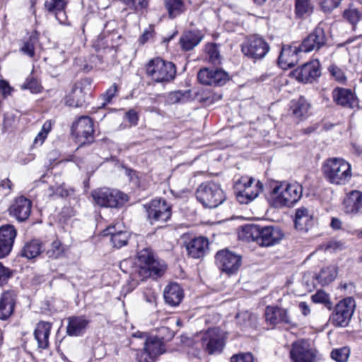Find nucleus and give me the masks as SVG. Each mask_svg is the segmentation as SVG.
<instances>
[{
	"instance_id": "aec40b11",
	"label": "nucleus",
	"mask_w": 362,
	"mask_h": 362,
	"mask_svg": "<svg viewBox=\"0 0 362 362\" xmlns=\"http://www.w3.org/2000/svg\"><path fill=\"white\" fill-rule=\"evenodd\" d=\"M86 81L76 83L71 92L65 98V104L69 107H82L86 103L87 93L85 92Z\"/></svg>"
},
{
	"instance_id": "bf43d9fd",
	"label": "nucleus",
	"mask_w": 362,
	"mask_h": 362,
	"mask_svg": "<svg viewBox=\"0 0 362 362\" xmlns=\"http://www.w3.org/2000/svg\"><path fill=\"white\" fill-rule=\"evenodd\" d=\"M117 92V86L114 83L111 87H110L106 92L103 95V97L105 100V103H103V106H104L106 103H109L112 98L115 95Z\"/></svg>"
},
{
	"instance_id": "6ab92c4d",
	"label": "nucleus",
	"mask_w": 362,
	"mask_h": 362,
	"mask_svg": "<svg viewBox=\"0 0 362 362\" xmlns=\"http://www.w3.org/2000/svg\"><path fill=\"white\" fill-rule=\"evenodd\" d=\"M321 74L320 69V62L318 60H314L304 64L300 67L293 71L296 78L302 83H312Z\"/></svg>"
},
{
	"instance_id": "f8f14e48",
	"label": "nucleus",
	"mask_w": 362,
	"mask_h": 362,
	"mask_svg": "<svg viewBox=\"0 0 362 362\" xmlns=\"http://www.w3.org/2000/svg\"><path fill=\"white\" fill-rule=\"evenodd\" d=\"M355 308L354 298L349 297L341 300L335 307L334 312L330 317L331 322L336 327H346L353 315Z\"/></svg>"
},
{
	"instance_id": "5fc2aeb1",
	"label": "nucleus",
	"mask_w": 362,
	"mask_h": 362,
	"mask_svg": "<svg viewBox=\"0 0 362 362\" xmlns=\"http://www.w3.org/2000/svg\"><path fill=\"white\" fill-rule=\"evenodd\" d=\"M36 40L37 37L30 36V39L23 43V45L21 48V51L30 57H34L35 42Z\"/></svg>"
},
{
	"instance_id": "7ed1b4c3",
	"label": "nucleus",
	"mask_w": 362,
	"mask_h": 362,
	"mask_svg": "<svg viewBox=\"0 0 362 362\" xmlns=\"http://www.w3.org/2000/svg\"><path fill=\"white\" fill-rule=\"evenodd\" d=\"M322 172L330 184L338 186L346 185L352 177L351 164L338 157L326 159L322 164Z\"/></svg>"
},
{
	"instance_id": "864d4df0",
	"label": "nucleus",
	"mask_w": 362,
	"mask_h": 362,
	"mask_svg": "<svg viewBox=\"0 0 362 362\" xmlns=\"http://www.w3.org/2000/svg\"><path fill=\"white\" fill-rule=\"evenodd\" d=\"M329 71L331 75L335 78L336 81L341 83H344L346 81V77L344 71L335 64H332L329 67Z\"/></svg>"
},
{
	"instance_id": "cd10ccee",
	"label": "nucleus",
	"mask_w": 362,
	"mask_h": 362,
	"mask_svg": "<svg viewBox=\"0 0 362 362\" xmlns=\"http://www.w3.org/2000/svg\"><path fill=\"white\" fill-rule=\"evenodd\" d=\"M302 52L298 47H284L279 56L278 62L283 69L291 68L298 62V53Z\"/></svg>"
},
{
	"instance_id": "0eeeda50",
	"label": "nucleus",
	"mask_w": 362,
	"mask_h": 362,
	"mask_svg": "<svg viewBox=\"0 0 362 362\" xmlns=\"http://www.w3.org/2000/svg\"><path fill=\"white\" fill-rule=\"evenodd\" d=\"M254 181L252 177L243 176L235 182V194L240 204H248L262 192V183L258 180L254 184Z\"/></svg>"
},
{
	"instance_id": "39448f33",
	"label": "nucleus",
	"mask_w": 362,
	"mask_h": 362,
	"mask_svg": "<svg viewBox=\"0 0 362 362\" xmlns=\"http://www.w3.org/2000/svg\"><path fill=\"white\" fill-rule=\"evenodd\" d=\"M146 72L156 83H169L175 77L176 67L173 63L157 57L148 62Z\"/></svg>"
},
{
	"instance_id": "ea45409f",
	"label": "nucleus",
	"mask_w": 362,
	"mask_h": 362,
	"mask_svg": "<svg viewBox=\"0 0 362 362\" xmlns=\"http://www.w3.org/2000/svg\"><path fill=\"white\" fill-rule=\"evenodd\" d=\"M114 227H109L107 228V234L111 236V242L113 246L116 248H120L126 245L128 243L129 235L127 231H113Z\"/></svg>"
},
{
	"instance_id": "1a4fd4ad",
	"label": "nucleus",
	"mask_w": 362,
	"mask_h": 362,
	"mask_svg": "<svg viewBox=\"0 0 362 362\" xmlns=\"http://www.w3.org/2000/svg\"><path fill=\"white\" fill-rule=\"evenodd\" d=\"M93 199L102 207L118 208L127 202V196L123 192L107 188H101L92 192Z\"/></svg>"
},
{
	"instance_id": "774afa93",
	"label": "nucleus",
	"mask_w": 362,
	"mask_h": 362,
	"mask_svg": "<svg viewBox=\"0 0 362 362\" xmlns=\"http://www.w3.org/2000/svg\"><path fill=\"white\" fill-rule=\"evenodd\" d=\"M341 0H325L324 1V7H327L329 10H332L338 7Z\"/></svg>"
},
{
	"instance_id": "a878e982",
	"label": "nucleus",
	"mask_w": 362,
	"mask_h": 362,
	"mask_svg": "<svg viewBox=\"0 0 362 362\" xmlns=\"http://www.w3.org/2000/svg\"><path fill=\"white\" fill-rule=\"evenodd\" d=\"M344 212L351 216L357 214L362 207V192L353 190L347 194L344 200Z\"/></svg>"
},
{
	"instance_id": "3c124183",
	"label": "nucleus",
	"mask_w": 362,
	"mask_h": 362,
	"mask_svg": "<svg viewBox=\"0 0 362 362\" xmlns=\"http://www.w3.org/2000/svg\"><path fill=\"white\" fill-rule=\"evenodd\" d=\"M128 8L136 11L143 8H145L148 6L147 0H119Z\"/></svg>"
},
{
	"instance_id": "58836bf2",
	"label": "nucleus",
	"mask_w": 362,
	"mask_h": 362,
	"mask_svg": "<svg viewBox=\"0 0 362 362\" xmlns=\"http://www.w3.org/2000/svg\"><path fill=\"white\" fill-rule=\"evenodd\" d=\"M164 4L170 18H175L185 11L183 0H164Z\"/></svg>"
},
{
	"instance_id": "ddd939ff",
	"label": "nucleus",
	"mask_w": 362,
	"mask_h": 362,
	"mask_svg": "<svg viewBox=\"0 0 362 362\" xmlns=\"http://www.w3.org/2000/svg\"><path fill=\"white\" fill-rule=\"evenodd\" d=\"M215 258L218 267L228 275L237 272L241 265V256L227 249L218 251Z\"/></svg>"
},
{
	"instance_id": "6e6d98bb",
	"label": "nucleus",
	"mask_w": 362,
	"mask_h": 362,
	"mask_svg": "<svg viewBox=\"0 0 362 362\" xmlns=\"http://www.w3.org/2000/svg\"><path fill=\"white\" fill-rule=\"evenodd\" d=\"M236 318L238 320V323L240 325L243 329H246L252 325L253 317L250 314L247 313L238 314Z\"/></svg>"
},
{
	"instance_id": "338daca9",
	"label": "nucleus",
	"mask_w": 362,
	"mask_h": 362,
	"mask_svg": "<svg viewBox=\"0 0 362 362\" xmlns=\"http://www.w3.org/2000/svg\"><path fill=\"white\" fill-rule=\"evenodd\" d=\"M342 226H343V223L339 218H337V217L332 218L331 223H330V227L333 230H336L342 229Z\"/></svg>"
},
{
	"instance_id": "2eb2a0df",
	"label": "nucleus",
	"mask_w": 362,
	"mask_h": 362,
	"mask_svg": "<svg viewBox=\"0 0 362 362\" xmlns=\"http://www.w3.org/2000/svg\"><path fill=\"white\" fill-rule=\"evenodd\" d=\"M199 81L204 85L221 86L229 79L228 74L222 69L203 68L197 74Z\"/></svg>"
},
{
	"instance_id": "dca6fc26",
	"label": "nucleus",
	"mask_w": 362,
	"mask_h": 362,
	"mask_svg": "<svg viewBox=\"0 0 362 362\" xmlns=\"http://www.w3.org/2000/svg\"><path fill=\"white\" fill-rule=\"evenodd\" d=\"M327 40L325 32L319 25L303 40L300 49L303 52L318 50L326 45Z\"/></svg>"
},
{
	"instance_id": "412c9836",
	"label": "nucleus",
	"mask_w": 362,
	"mask_h": 362,
	"mask_svg": "<svg viewBox=\"0 0 362 362\" xmlns=\"http://www.w3.org/2000/svg\"><path fill=\"white\" fill-rule=\"evenodd\" d=\"M294 224L300 231H308L315 225L313 212L308 208L301 206L296 210Z\"/></svg>"
},
{
	"instance_id": "2f4dec72",
	"label": "nucleus",
	"mask_w": 362,
	"mask_h": 362,
	"mask_svg": "<svg viewBox=\"0 0 362 362\" xmlns=\"http://www.w3.org/2000/svg\"><path fill=\"white\" fill-rule=\"evenodd\" d=\"M163 296L166 303L171 306H176L182 301L184 294L178 284L170 283L165 287Z\"/></svg>"
},
{
	"instance_id": "7c9ffc66",
	"label": "nucleus",
	"mask_w": 362,
	"mask_h": 362,
	"mask_svg": "<svg viewBox=\"0 0 362 362\" xmlns=\"http://www.w3.org/2000/svg\"><path fill=\"white\" fill-rule=\"evenodd\" d=\"M206 351L209 354H219L222 351L225 342L223 338L215 331H210L204 340Z\"/></svg>"
},
{
	"instance_id": "5701e85b",
	"label": "nucleus",
	"mask_w": 362,
	"mask_h": 362,
	"mask_svg": "<svg viewBox=\"0 0 362 362\" xmlns=\"http://www.w3.org/2000/svg\"><path fill=\"white\" fill-rule=\"evenodd\" d=\"M66 320V334L71 337L82 336L90 323V320L84 315L71 316Z\"/></svg>"
},
{
	"instance_id": "37998d69",
	"label": "nucleus",
	"mask_w": 362,
	"mask_h": 362,
	"mask_svg": "<svg viewBox=\"0 0 362 362\" xmlns=\"http://www.w3.org/2000/svg\"><path fill=\"white\" fill-rule=\"evenodd\" d=\"M51 129H52L51 121H49V120L46 121L43 124L41 131L37 134V135L35 138L34 141H33V145L41 146L44 143L46 138L47 137V135H48L49 132L51 131Z\"/></svg>"
},
{
	"instance_id": "a211bd4d",
	"label": "nucleus",
	"mask_w": 362,
	"mask_h": 362,
	"mask_svg": "<svg viewBox=\"0 0 362 362\" xmlns=\"http://www.w3.org/2000/svg\"><path fill=\"white\" fill-rule=\"evenodd\" d=\"M32 202L23 196L16 197L9 206L8 211L11 216L18 222L26 221L30 216Z\"/></svg>"
},
{
	"instance_id": "de8ad7c7",
	"label": "nucleus",
	"mask_w": 362,
	"mask_h": 362,
	"mask_svg": "<svg viewBox=\"0 0 362 362\" xmlns=\"http://www.w3.org/2000/svg\"><path fill=\"white\" fill-rule=\"evenodd\" d=\"M350 351L347 347L334 349L331 352V357L337 362H346L349 358Z\"/></svg>"
},
{
	"instance_id": "c9c22d12",
	"label": "nucleus",
	"mask_w": 362,
	"mask_h": 362,
	"mask_svg": "<svg viewBox=\"0 0 362 362\" xmlns=\"http://www.w3.org/2000/svg\"><path fill=\"white\" fill-rule=\"evenodd\" d=\"M262 226L257 224H247L243 226L240 237L247 242L255 241L259 245Z\"/></svg>"
},
{
	"instance_id": "e2e57ef3",
	"label": "nucleus",
	"mask_w": 362,
	"mask_h": 362,
	"mask_svg": "<svg viewBox=\"0 0 362 362\" xmlns=\"http://www.w3.org/2000/svg\"><path fill=\"white\" fill-rule=\"evenodd\" d=\"M11 91V87L8 83L4 80H0V92L2 93L4 97H7L10 95Z\"/></svg>"
},
{
	"instance_id": "72a5a7b5",
	"label": "nucleus",
	"mask_w": 362,
	"mask_h": 362,
	"mask_svg": "<svg viewBox=\"0 0 362 362\" xmlns=\"http://www.w3.org/2000/svg\"><path fill=\"white\" fill-rule=\"evenodd\" d=\"M51 329L52 324L49 322L41 321L37 323L34 335L39 348L45 349L48 347Z\"/></svg>"
},
{
	"instance_id": "4d7b16f0",
	"label": "nucleus",
	"mask_w": 362,
	"mask_h": 362,
	"mask_svg": "<svg viewBox=\"0 0 362 362\" xmlns=\"http://www.w3.org/2000/svg\"><path fill=\"white\" fill-rule=\"evenodd\" d=\"M12 276L13 271L9 268L4 267L3 264L0 262V286H3L6 284L9 279Z\"/></svg>"
},
{
	"instance_id": "603ef678",
	"label": "nucleus",
	"mask_w": 362,
	"mask_h": 362,
	"mask_svg": "<svg viewBox=\"0 0 362 362\" xmlns=\"http://www.w3.org/2000/svg\"><path fill=\"white\" fill-rule=\"evenodd\" d=\"M312 300L315 303H322L325 306L330 308L331 302L329 295L322 290L317 291L311 297Z\"/></svg>"
},
{
	"instance_id": "4468645a",
	"label": "nucleus",
	"mask_w": 362,
	"mask_h": 362,
	"mask_svg": "<svg viewBox=\"0 0 362 362\" xmlns=\"http://www.w3.org/2000/svg\"><path fill=\"white\" fill-rule=\"evenodd\" d=\"M290 357L292 362H314L316 351L310 348L307 341L300 339L292 344Z\"/></svg>"
},
{
	"instance_id": "c756f323",
	"label": "nucleus",
	"mask_w": 362,
	"mask_h": 362,
	"mask_svg": "<svg viewBox=\"0 0 362 362\" xmlns=\"http://www.w3.org/2000/svg\"><path fill=\"white\" fill-rule=\"evenodd\" d=\"M204 37L199 30H186L180 38V44L185 51H189L197 46Z\"/></svg>"
},
{
	"instance_id": "052dcab7",
	"label": "nucleus",
	"mask_w": 362,
	"mask_h": 362,
	"mask_svg": "<svg viewBox=\"0 0 362 362\" xmlns=\"http://www.w3.org/2000/svg\"><path fill=\"white\" fill-rule=\"evenodd\" d=\"M13 183L8 178H6L0 182V191L4 194H8L12 190Z\"/></svg>"
},
{
	"instance_id": "a18cd8bd",
	"label": "nucleus",
	"mask_w": 362,
	"mask_h": 362,
	"mask_svg": "<svg viewBox=\"0 0 362 362\" xmlns=\"http://www.w3.org/2000/svg\"><path fill=\"white\" fill-rule=\"evenodd\" d=\"M209 55V61L214 65L220 64L221 57L218 47L215 44H209L206 47Z\"/></svg>"
},
{
	"instance_id": "0e129e2a",
	"label": "nucleus",
	"mask_w": 362,
	"mask_h": 362,
	"mask_svg": "<svg viewBox=\"0 0 362 362\" xmlns=\"http://www.w3.org/2000/svg\"><path fill=\"white\" fill-rule=\"evenodd\" d=\"M153 29L150 27L148 29L144 30L143 34L139 38V42L141 44L146 43L148 40L153 37Z\"/></svg>"
},
{
	"instance_id": "4c0bfd02",
	"label": "nucleus",
	"mask_w": 362,
	"mask_h": 362,
	"mask_svg": "<svg viewBox=\"0 0 362 362\" xmlns=\"http://www.w3.org/2000/svg\"><path fill=\"white\" fill-rule=\"evenodd\" d=\"M310 105L304 97L300 96L296 100H292L291 109L293 115L299 119L306 117Z\"/></svg>"
},
{
	"instance_id": "20e7f679",
	"label": "nucleus",
	"mask_w": 362,
	"mask_h": 362,
	"mask_svg": "<svg viewBox=\"0 0 362 362\" xmlns=\"http://www.w3.org/2000/svg\"><path fill=\"white\" fill-rule=\"evenodd\" d=\"M196 197L204 207L209 209L216 208L226 199L220 185L211 181L203 182L197 187Z\"/></svg>"
},
{
	"instance_id": "f3484780",
	"label": "nucleus",
	"mask_w": 362,
	"mask_h": 362,
	"mask_svg": "<svg viewBox=\"0 0 362 362\" xmlns=\"http://www.w3.org/2000/svg\"><path fill=\"white\" fill-rule=\"evenodd\" d=\"M17 230L11 224H4L0 226V259L9 255L12 251Z\"/></svg>"
},
{
	"instance_id": "9d476101",
	"label": "nucleus",
	"mask_w": 362,
	"mask_h": 362,
	"mask_svg": "<svg viewBox=\"0 0 362 362\" xmlns=\"http://www.w3.org/2000/svg\"><path fill=\"white\" fill-rule=\"evenodd\" d=\"M94 124L88 116H81L73 123L71 134L81 145L90 144L94 141Z\"/></svg>"
},
{
	"instance_id": "8fccbe9b",
	"label": "nucleus",
	"mask_w": 362,
	"mask_h": 362,
	"mask_svg": "<svg viewBox=\"0 0 362 362\" xmlns=\"http://www.w3.org/2000/svg\"><path fill=\"white\" fill-rule=\"evenodd\" d=\"M22 89H28L32 93L41 92L42 86L37 79L33 77H28L21 86Z\"/></svg>"
},
{
	"instance_id": "6e6552de",
	"label": "nucleus",
	"mask_w": 362,
	"mask_h": 362,
	"mask_svg": "<svg viewBox=\"0 0 362 362\" xmlns=\"http://www.w3.org/2000/svg\"><path fill=\"white\" fill-rule=\"evenodd\" d=\"M144 208L151 225L165 223L172 216V205L163 199H154L144 204Z\"/></svg>"
},
{
	"instance_id": "393cba45",
	"label": "nucleus",
	"mask_w": 362,
	"mask_h": 362,
	"mask_svg": "<svg viewBox=\"0 0 362 362\" xmlns=\"http://www.w3.org/2000/svg\"><path fill=\"white\" fill-rule=\"evenodd\" d=\"M334 101L343 107L354 108L358 106V101L350 89L336 88L332 91Z\"/></svg>"
},
{
	"instance_id": "a19ab883",
	"label": "nucleus",
	"mask_w": 362,
	"mask_h": 362,
	"mask_svg": "<svg viewBox=\"0 0 362 362\" xmlns=\"http://www.w3.org/2000/svg\"><path fill=\"white\" fill-rule=\"evenodd\" d=\"M66 4L65 0H46L44 6L49 13L54 14L58 18V13L64 11Z\"/></svg>"
},
{
	"instance_id": "f03ea898",
	"label": "nucleus",
	"mask_w": 362,
	"mask_h": 362,
	"mask_svg": "<svg viewBox=\"0 0 362 362\" xmlns=\"http://www.w3.org/2000/svg\"><path fill=\"white\" fill-rule=\"evenodd\" d=\"M302 194L303 187L296 182H275L271 186L267 199L275 208L290 206L300 199Z\"/></svg>"
},
{
	"instance_id": "e433bc0d",
	"label": "nucleus",
	"mask_w": 362,
	"mask_h": 362,
	"mask_svg": "<svg viewBox=\"0 0 362 362\" xmlns=\"http://www.w3.org/2000/svg\"><path fill=\"white\" fill-rule=\"evenodd\" d=\"M337 276V267L332 265L322 268L320 273L316 275L315 279L322 286H325L332 282Z\"/></svg>"
},
{
	"instance_id": "79ce46f5",
	"label": "nucleus",
	"mask_w": 362,
	"mask_h": 362,
	"mask_svg": "<svg viewBox=\"0 0 362 362\" xmlns=\"http://www.w3.org/2000/svg\"><path fill=\"white\" fill-rule=\"evenodd\" d=\"M313 6L310 0H295V12L298 16L309 15L313 12Z\"/></svg>"
},
{
	"instance_id": "c03bdc74",
	"label": "nucleus",
	"mask_w": 362,
	"mask_h": 362,
	"mask_svg": "<svg viewBox=\"0 0 362 362\" xmlns=\"http://www.w3.org/2000/svg\"><path fill=\"white\" fill-rule=\"evenodd\" d=\"M344 17L354 26L359 21L361 13L354 4H351L349 8L344 11Z\"/></svg>"
},
{
	"instance_id": "9b49d317",
	"label": "nucleus",
	"mask_w": 362,
	"mask_h": 362,
	"mask_svg": "<svg viewBox=\"0 0 362 362\" xmlns=\"http://www.w3.org/2000/svg\"><path fill=\"white\" fill-rule=\"evenodd\" d=\"M165 352V346L154 335L147 336L142 349L136 352L137 362H153L157 356Z\"/></svg>"
},
{
	"instance_id": "680f3d73",
	"label": "nucleus",
	"mask_w": 362,
	"mask_h": 362,
	"mask_svg": "<svg viewBox=\"0 0 362 362\" xmlns=\"http://www.w3.org/2000/svg\"><path fill=\"white\" fill-rule=\"evenodd\" d=\"M343 243L340 241L331 240L325 245V250L329 251H334L338 249H341Z\"/></svg>"
},
{
	"instance_id": "c85d7f7f",
	"label": "nucleus",
	"mask_w": 362,
	"mask_h": 362,
	"mask_svg": "<svg viewBox=\"0 0 362 362\" xmlns=\"http://www.w3.org/2000/svg\"><path fill=\"white\" fill-rule=\"evenodd\" d=\"M16 303V295L12 291H7L2 293L0 298V320H6L12 314Z\"/></svg>"
},
{
	"instance_id": "13d9d810",
	"label": "nucleus",
	"mask_w": 362,
	"mask_h": 362,
	"mask_svg": "<svg viewBox=\"0 0 362 362\" xmlns=\"http://www.w3.org/2000/svg\"><path fill=\"white\" fill-rule=\"evenodd\" d=\"M230 362H254L253 356L250 353H241L233 355Z\"/></svg>"
},
{
	"instance_id": "bb28decb",
	"label": "nucleus",
	"mask_w": 362,
	"mask_h": 362,
	"mask_svg": "<svg viewBox=\"0 0 362 362\" xmlns=\"http://www.w3.org/2000/svg\"><path fill=\"white\" fill-rule=\"evenodd\" d=\"M282 231L274 226H262L259 245L269 247L274 245L280 242L283 238Z\"/></svg>"
},
{
	"instance_id": "473e14b6",
	"label": "nucleus",
	"mask_w": 362,
	"mask_h": 362,
	"mask_svg": "<svg viewBox=\"0 0 362 362\" xmlns=\"http://www.w3.org/2000/svg\"><path fill=\"white\" fill-rule=\"evenodd\" d=\"M66 250L67 247L59 240L56 239L47 245L43 244L42 254L49 259H57L64 257Z\"/></svg>"
},
{
	"instance_id": "4be33fe9",
	"label": "nucleus",
	"mask_w": 362,
	"mask_h": 362,
	"mask_svg": "<svg viewBox=\"0 0 362 362\" xmlns=\"http://www.w3.org/2000/svg\"><path fill=\"white\" fill-rule=\"evenodd\" d=\"M186 250L189 257L198 259L204 257L209 249L208 239L204 237H196L189 241H185Z\"/></svg>"
},
{
	"instance_id": "09e8293b",
	"label": "nucleus",
	"mask_w": 362,
	"mask_h": 362,
	"mask_svg": "<svg viewBox=\"0 0 362 362\" xmlns=\"http://www.w3.org/2000/svg\"><path fill=\"white\" fill-rule=\"evenodd\" d=\"M154 336L165 346V344L174 337V332L167 327H162L158 329L157 334Z\"/></svg>"
},
{
	"instance_id": "69168bd1",
	"label": "nucleus",
	"mask_w": 362,
	"mask_h": 362,
	"mask_svg": "<svg viewBox=\"0 0 362 362\" xmlns=\"http://www.w3.org/2000/svg\"><path fill=\"white\" fill-rule=\"evenodd\" d=\"M126 117L132 124H137L139 117L137 113L134 110L128 111L126 114Z\"/></svg>"
},
{
	"instance_id": "49530a36",
	"label": "nucleus",
	"mask_w": 362,
	"mask_h": 362,
	"mask_svg": "<svg viewBox=\"0 0 362 362\" xmlns=\"http://www.w3.org/2000/svg\"><path fill=\"white\" fill-rule=\"evenodd\" d=\"M189 90H177L172 92L168 95V101L170 103H185L189 96Z\"/></svg>"
},
{
	"instance_id": "f257e3e1",
	"label": "nucleus",
	"mask_w": 362,
	"mask_h": 362,
	"mask_svg": "<svg viewBox=\"0 0 362 362\" xmlns=\"http://www.w3.org/2000/svg\"><path fill=\"white\" fill-rule=\"evenodd\" d=\"M138 264L132 267L131 271L127 269V267L133 264L131 259H124L120 263V268L124 273H129L132 278V285L136 286L139 282L148 277L160 276L165 269L164 264H160L152 250L145 247L137 253Z\"/></svg>"
},
{
	"instance_id": "f704fd0d",
	"label": "nucleus",
	"mask_w": 362,
	"mask_h": 362,
	"mask_svg": "<svg viewBox=\"0 0 362 362\" xmlns=\"http://www.w3.org/2000/svg\"><path fill=\"white\" fill-rule=\"evenodd\" d=\"M43 243L38 239H33L25 243L21 250V255L28 259L36 258L43 253Z\"/></svg>"
},
{
	"instance_id": "423d86ee",
	"label": "nucleus",
	"mask_w": 362,
	"mask_h": 362,
	"mask_svg": "<svg viewBox=\"0 0 362 362\" xmlns=\"http://www.w3.org/2000/svg\"><path fill=\"white\" fill-rule=\"evenodd\" d=\"M269 43L257 35H249L241 44V52L245 57L254 62L262 60L269 53Z\"/></svg>"
},
{
	"instance_id": "b1692460",
	"label": "nucleus",
	"mask_w": 362,
	"mask_h": 362,
	"mask_svg": "<svg viewBox=\"0 0 362 362\" xmlns=\"http://www.w3.org/2000/svg\"><path fill=\"white\" fill-rule=\"evenodd\" d=\"M264 316L266 322L271 326H275L280 322L291 324L287 310L279 307L267 306L265 309Z\"/></svg>"
}]
</instances>
